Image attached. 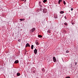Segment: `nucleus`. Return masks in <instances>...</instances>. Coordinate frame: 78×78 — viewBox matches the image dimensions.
Instances as JSON below:
<instances>
[{
  "label": "nucleus",
  "mask_w": 78,
  "mask_h": 78,
  "mask_svg": "<svg viewBox=\"0 0 78 78\" xmlns=\"http://www.w3.org/2000/svg\"><path fill=\"white\" fill-rule=\"evenodd\" d=\"M47 12V9L45 8L43 10V12L44 13H46Z\"/></svg>",
  "instance_id": "nucleus-1"
},
{
  "label": "nucleus",
  "mask_w": 78,
  "mask_h": 78,
  "mask_svg": "<svg viewBox=\"0 0 78 78\" xmlns=\"http://www.w3.org/2000/svg\"><path fill=\"white\" fill-rule=\"evenodd\" d=\"M35 30H36V29H35V28H33L30 31V33H33V32H34V31Z\"/></svg>",
  "instance_id": "nucleus-2"
},
{
  "label": "nucleus",
  "mask_w": 78,
  "mask_h": 78,
  "mask_svg": "<svg viewBox=\"0 0 78 78\" xmlns=\"http://www.w3.org/2000/svg\"><path fill=\"white\" fill-rule=\"evenodd\" d=\"M37 50L36 48H35V49L34 50V52L35 53V54H37Z\"/></svg>",
  "instance_id": "nucleus-3"
},
{
  "label": "nucleus",
  "mask_w": 78,
  "mask_h": 78,
  "mask_svg": "<svg viewBox=\"0 0 78 78\" xmlns=\"http://www.w3.org/2000/svg\"><path fill=\"white\" fill-rule=\"evenodd\" d=\"M53 60L55 62L56 61V58L55 57H53Z\"/></svg>",
  "instance_id": "nucleus-4"
},
{
  "label": "nucleus",
  "mask_w": 78,
  "mask_h": 78,
  "mask_svg": "<svg viewBox=\"0 0 78 78\" xmlns=\"http://www.w3.org/2000/svg\"><path fill=\"white\" fill-rule=\"evenodd\" d=\"M30 47V44H29V43H27V44H26V47Z\"/></svg>",
  "instance_id": "nucleus-5"
},
{
  "label": "nucleus",
  "mask_w": 78,
  "mask_h": 78,
  "mask_svg": "<svg viewBox=\"0 0 78 78\" xmlns=\"http://www.w3.org/2000/svg\"><path fill=\"white\" fill-rule=\"evenodd\" d=\"M15 64H17L18 62H19V61L18 60H16L15 62Z\"/></svg>",
  "instance_id": "nucleus-6"
},
{
  "label": "nucleus",
  "mask_w": 78,
  "mask_h": 78,
  "mask_svg": "<svg viewBox=\"0 0 78 78\" xmlns=\"http://www.w3.org/2000/svg\"><path fill=\"white\" fill-rule=\"evenodd\" d=\"M62 0H59L58 2V4H60V3H61V2H62Z\"/></svg>",
  "instance_id": "nucleus-7"
},
{
  "label": "nucleus",
  "mask_w": 78,
  "mask_h": 78,
  "mask_svg": "<svg viewBox=\"0 0 78 78\" xmlns=\"http://www.w3.org/2000/svg\"><path fill=\"white\" fill-rule=\"evenodd\" d=\"M24 20H25V19H20V21H24Z\"/></svg>",
  "instance_id": "nucleus-8"
},
{
  "label": "nucleus",
  "mask_w": 78,
  "mask_h": 78,
  "mask_svg": "<svg viewBox=\"0 0 78 78\" xmlns=\"http://www.w3.org/2000/svg\"><path fill=\"white\" fill-rule=\"evenodd\" d=\"M36 44L37 45H39V42H36Z\"/></svg>",
  "instance_id": "nucleus-9"
},
{
  "label": "nucleus",
  "mask_w": 78,
  "mask_h": 78,
  "mask_svg": "<svg viewBox=\"0 0 78 78\" xmlns=\"http://www.w3.org/2000/svg\"><path fill=\"white\" fill-rule=\"evenodd\" d=\"M33 48H34V45H31V49H33Z\"/></svg>",
  "instance_id": "nucleus-10"
},
{
  "label": "nucleus",
  "mask_w": 78,
  "mask_h": 78,
  "mask_svg": "<svg viewBox=\"0 0 78 78\" xmlns=\"http://www.w3.org/2000/svg\"><path fill=\"white\" fill-rule=\"evenodd\" d=\"M20 73H17V76H20Z\"/></svg>",
  "instance_id": "nucleus-11"
},
{
  "label": "nucleus",
  "mask_w": 78,
  "mask_h": 78,
  "mask_svg": "<svg viewBox=\"0 0 78 78\" xmlns=\"http://www.w3.org/2000/svg\"><path fill=\"white\" fill-rule=\"evenodd\" d=\"M38 37H42V35H38Z\"/></svg>",
  "instance_id": "nucleus-12"
},
{
  "label": "nucleus",
  "mask_w": 78,
  "mask_h": 78,
  "mask_svg": "<svg viewBox=\"0 0 78 78\" xmlns=\"http://www.w3.org/2000/svg\"><path fill=\"white\" fill-rule=\"evenodd\" d=\"M60 14H63L64 13V11H61L60 12Z\"/></svg>",
  "instance_id": "nucleus-13"
},
{
  "label": "nucleus",
  "mask_w": 78,
  "mask_h": 78,
  "mask_svg": "<svg viewBox=\"0 0 78 78\" xmlns=\"http://www.w3.org/2000/svg\"><path fill=\"white\" fill-rule=\"evenodd\" d=\"M47 0H44L43 1V2L44 3H46V2H47Z\"/></svg>",
  "instance_id": "nucleus-14"
},
{
  "label": "nucleus",
  "mask_w": 78,
  "mask_h": 78,
  "mask_svg": "<svg viewBox=\"0 0 78 78\" xmlns=\"http://www.w3.org/2000/svg\"><path fill=\"white\" fill-rule=\"evenodd\" d=\"M64 24L65 25H66V26H67V23H65Z\"/></svg>",
  "instance_id": "nucleus-15"
},
{
  "label": "nucleus",
  "mask_w": 78,
  "mask_h": 78,
  "mask_svg": "<svg viewBox=\"0 0 78 78\" xmlns=\"http://www.w3.org/2000/svg\"><path fill=\"white\" fill-rule=\"evenodd\" d=\"M47 32L50 33V30H48Z\"/></svg>",
  "instance_id": "nucleus-16"
},
{
  "label": "nucleus",
  "mask_w": 78,
  "mask_h": 78,
  "mask_svg": "<svg viewBox=\"0 0 78 78\" xmlns=\"http://www.w3.org/2000/svg\"><path fill=\"white\" fill-rule=\"evenodd\" d=\"M66 53H69V51L67 50L66 51Z\"/></svg>",
  "instance_id": "nucleus-17"
},
{
  "label": "nucleus",
  "mask_w": 78,
  "mask_h": 78,
  "mask_svg": "<svg viewBox=\"0 0 78 78\" xmlns=\"http://www.w3.org/2000/svg\"><path fill=\"white\" fill-rule=\"evenodd\" d=\"M54 17L55 18V19H57V18H58V16H55Z\"/></svg>",
  "instance_id": "nucleus-18"
},
{
  "label": "nucleus",
  "mask_w": 78,
  "mask_h": 78,
  "mask_svg": "<svg viewBox=\"0 0 78 78\" xmlns=\"http://www.w3.org/2000/svg\"><path fill=\"white\" fill-rule=\"evenodd\" d=\"M63 3H64V5H66V2L64 1H63Z\"/></svg>",
  "instance_id": "nucleus-19"
},
{
  "label": "nucleus",
  "mask_w": 78,
  "mask_h": 78,
  "mask_svg": "<svg viewBox=\"0 0 78 78\" xmlns=\"http://www.w3.org/2000/svg\"><path fill=\"white\" fill-rule=\"evenodd\" d=\"M66 78H70V76H67L66 77Z\"/></svg>",
  "instance_id": "nucleus-20"
},
{
  "label": "nucleus",
  "mask_w": 78,
  "mask_h": 78,
  "mask_svg": "<svg viewBox=\"0 0 78 78\" xmlns=\"http://www.w3.org/2000/svg\"><path fill=\"white\" fill-rule=\"evenodd\" d=\"M64 18L65 19H67V18L66 17V16H65Z\"/></svg>",
  "instance_id": "nucleus-21"
},
{
  "label": "nucleus",
  "mask_w": 78,
  "mask_h": 78,
  "mask_svg": "<svg viewBox=\"0 0 78 78\" xmlns=\"http://www.w3.org/2000/svg\"><path fill=\"white\" fill-rule=\"evenodd\" d=\"M42 71H44V69H42Z\"/></svg>",
  "instance_id": "nucleus-22"
},
{
  "label": "nucleus",
  "mask_w": 78,
  "mask_h": 78,
  "mask_svg": "<svg viewBox=\"0 0 78 78\" xmlns=\"http://www.w3.org/2000/svg\"><path fill=\"white\" fill-rule=\"evenodd\" d=\"M73 8H72L71 9V11H73Z\"/></svg>",
  "instance_id": "nucleus-23"
},
{
  "label": "nucleus",
  "mask_w": 78,
  "mask_h": 78,
  "mask_svg": "<svg viewBox=\"0 0 78 78\" xmlns=\"http://www.w3.org/2000/svg\"><path fill=\"white\" fill-rule=\"evenodd\" d=\"M22 1H24V0H21Z\"/></svg>",
  "instance_id": "nucleus-24"
},
{
  "label": "nucleus",
  "mask_w": 78,
  "mask_h": 78,
  "mask_svg": "<svg viewBox=\"0 0 78 78\" xmlns=\"http://www.w3.org/2000/svg\"><path fill=\"white\" fill-rule=\"evenodd\" d=\"M40 6H41H41H42V5H40Z\"/></svg>",
  "instance_id": "nucleus-25"
},
{
  "label": "nucleus",
  "mask_w": 78,
  "mask_h": 78,
  "mask_svg": "<svg viewBox=\"0 0 78 78\" xmlns=\"http://www.w3.org/2000/svg\"><path fill=\"white\" fill-rule=\"evenodd\" d=\"M76 64H77V63H76V62L75 65H76Z\"/></svg>",
  "instance_id": "nucleus-26"
},
{
  "label": "nucleus",
  "mask_w": 78,
  "mask_h": 78,
  "mask_svg": "<svg viewBox=\"0 0 78 78\" xmlns=\"http://www.w3.org/2000/svg\"><path fill=\"white\" fill-rule=\"evenodd\" d=\"M18 41H20V40H18Z\"/></svg>",
  "instance_id": "nucleus-27"
},
{
  "label": "nucleus",
  "mask_w": 78,
  "mask_h": 78,
  "mask_svg": "<svg viewBox=\"0 0 78 78\" xmlns=\"http://www.w3.org/2000/svg\"><path fill=\"white\" fill-rule=\"evenodd\" d=\"M25 2H26V0H24Z\"/></svg>",
  "instance_id": "nucleus-28"
}]
</instances>
